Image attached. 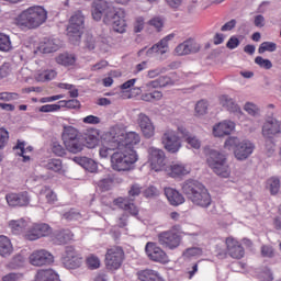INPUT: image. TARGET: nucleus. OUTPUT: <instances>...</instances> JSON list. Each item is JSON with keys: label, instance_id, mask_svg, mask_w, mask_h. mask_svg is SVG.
<instances>
[{"label": "nucleus", "instance_id": "12", "mask_svg": "<svg viewBox=\"0 0 281 281\" xmlns=\"http://www.w3.org/2000/svg\"><path fill=\"white\" fill-rule=\"evenodd\" d=\"M161 143L164 148L172 155H175L178 150H181V138L173 130L168 128L164 132Z\"/></svg>", "mask_w": 281, "mask_h": 281}, {"label": "nucleus", "instance_id": "9", "mask_svg": "<svg viewBox=\"0 0 281 281\" xmlns=\"http://www.w3.org/2000/svg\"><path fill=\"white\" fill-rule=\"evenodd\" d=\"M281 133V122L276 119H270L262 126V135L266 137V148L268 155H271L276 150V144L271 140L276 135Z\"/></svg>", "mask_w": 281, "mask_h": 281}, {"label": "nucleus", "instance_id": "55", "mask_svg": "<svg viewBox=\"0 0 281 281\" xmlns=\"http://www.w3.org/2000/svg\"><path fill=\"white\" fill-rule=\"evenodd\" d=\"M277 45L273 42H263L258 48L259 54H265V52H276Z\"/></svg>", "mask_w": 281, "mask_h": 281}, {"label": "nucleus", "instance_id": "61", "mask_svg": "<svg viewBox=\"0 0 281 281\" xmlns=\"http://www.w3.org/2000/svg\"><path fill=\"white\" fill-rule=\"evenodd\" d=\"M143 194L146 199H153L154 196H159V190L156 187L150 186L143 191Z\"/></svg>", "mask_w": 281, "mask_h": 281}, {"label": "nucleus", "instance_id": "29", "mask_svg": "<svg viewBox=\"0 0 281 281\" xmlns=\"http://www.w3.org/2000/svg\"><path fill=\"white\" fill-rule=\"evenodd\" d=\"M165 195L167 200L169 201L170 205L178 206L182 205V203H186V198L177 189L172 188H165Z\"/></svg>", "mask_w": 281, "mask_h": 281}, {"label": "nucleus", "instance_id": "26", "mask_svg": "<svg viewBox=\"0 0 281 281\" xmlns=\"http://www.w3.org/2000/svg\"><path fill=\"white\" fill-rule=\"evenodd\" d=\"M236 128V123L232 121H223L213 127L214 137H225V135H232V132Z\"/></svg>", "mask_w": 281, "mask_h": 281}, {"label": "nucleus", "instance_id": "64", "mask_svg": "<svg viewBox=\"0 0 281 281\" xmlns=\"http://www.w3.org/2000/svg\"><path fill=\"white\" fill-rule=\"evenodd\" d=\"M142 194V187L137 183L132 184L128 190V196L135 198Z\"/></svg>", "mask_w": 281, "mask_h": 281}, {"label": "nucleus", "instance_id": "4", "mask_svg": "<svg viewBox=\"0 0 281 281\" xmlns=\"http://www.w3.org/2000/svg\"><path fill=\"white\" fill-rule=\"evenodd\" d=\"M206 164L215 175L223 177L224 179L229 177V165H227V157L225 155L217 150L209 149L206 150Z\"/></svg>", "mask_w": 281, "mask_h": 281}, {"label": "nucleus", "instance_id": "38", "mask_svg": "<svg viewBox=\"0 0 281 281\" xmlns=\"http://www.w3.org/2000/svg\"><path fill=\"white\" fill-rule=\"evenodd\" d=\"M266 188L269 190L270 194L276 195L280 192V178L271 177L266 182Z\"/></svg>", "mask_w": 281, "mask_h": 281}, {"label": "nucleus", "instance_id": "53", "mask_svg": "<svg viewBox=\"0 0 281 281\" xmlns=\"http://www.w3.org/2000/svg\"><path fill=\"white\" fill-rule=\"evenodd\" d=\"M21 95L16 92H0V100L2 102H13L14 100H19Z\"/></svg>", "mask_w": 281, "mask_h": 281}, {"label": "nucleus", "instance_id": "43", "mask_svg": "<svg viewBox=\"0 0 281 281\" xmlns=\"http://www.w3.org/2000/svg\"><path fill=\"white\" fill-rule=\"evenodd\" d=\"M12 49V41L10 36L0 33V52H10Z\"/></svg>", "mask_w": 281, "mask_h": 281}, {"label": "nucleus", "instance_id": "21", "mask_svg": "<svg viewBox=\"0 0 281 281\" xmlns=\"http://www.w3.org/2000/svg\"><path fill=\"white\" fill-rule=\"evenodd\" d=\"M254 150H256V145L251 140H243L234 150V155L239 161H245L254 154Z\"/></svg>", "mask_w": 281, "mask_h": 281}, {"label": "nucleus", "instance_id": "11", "mask_svg": "<svg viewBox=\"0 0 281 281\" xmlns=\"http://www.w3.org/2000/svg\"><path fill=\"white\" fill-rule=\"evenodd\" d=\"M49 234H52V227L48 224H27L24 238L25 240H38V238L49 236Z\"/></svg>", "mask_w": 281, "mask_h": 281}, {"label": "nucleus", "instance_id": "19", "mask_svg": "<svg viewBox=\"0 0 281 281\" xmlns=\"http://www.w3.org/2000/svg\"><path fill=\"white\" fill-rule=\"evenodd\" d=\"M5 201L10 207H27V205H30V193H27V191L8 193Z\"/></svg>", "mask_w": 281, "mask_h": 281}, {"label": "nucleus", "instance_id": "34", "mask_svg": "<svg viewBox=\"0 0 281 281\" xmlns=\"http://www.w3.org/2000/svg\"><path fill=\"white\" fill-rule=\"evenodd\" d=\"M14 251V247H12V241L8 236L0 235V256L5 258V256H10Z\"/></svg>", "mask_w": 281, "mask_h": 281}, {"label": "nucleus", "instance_id": "58", "mask_svg": "<svg viewBox=\"0 0 281 281\" xmlns=\"http://www.w3.org/2000/svg\"><path fill=\"white\" fill-rule=\"evenodd\" d=\"M184 142L186 144H188V146L194 148L195 150H199V148H201V140L192 134Z\"/></svg>", "mask_w": 281, "mask_h": 281}, {"label": "nucleus", "instance_id": "35", "mask_svg": "<svg viewBox=\"0 0 281 281\" xmlns=\"http://www.w3.org/2000/svg\"><path fill=\"white\" fill-rule=\"evenodd\" d=\"M172 85H175V82L170 77L160 76L158 79L148 82L147 87H150L151 89H161L164 87H170Z\"/></svg>", "mask_w": 281, "mask_h": 281}, {"label": "nucleus", "instance_id": "30", "mask_svg": "<svg viewBox=\"0 0 281 281\" xmlns=\"http://www.w3.org/2000/svg\"><path fill=\"white\" fill-rule=\"evenodd\" d=\"M139 281H166L159 272L153 269H145L137 272Z\"/></svg>", "mask_w": 281, "mask_h": 281}, {"label": "nucleus", "instance_id": "10", "mask_svg": "<svg viewBox=\"0 0 281 281\" xmlns=\"http://www.w3.org/2000/svg\"><path fill=\"white\" fill-rule=\"evenodd\" d=\"M125 254L121 246H112L105 254V268L108 271H117L124 262Z\"/></svg>", "mask_w": 281, "mask_h": 281}, {"label": "nucleus", "instance_id": "60", "mask_svg": "<svg viewBox=\"0 0 281 281\" xmlns=\"http://www.w3.org/2000/svg\"><path fill=\"white\" fill-rule=\"evenodd\" d=\"M10 139V133L7 132L5 128H0V150L2 148H5V145L8 144V140Z\"/></svg>", "mask_w": 281, "mask_h": 281}, {"label": "nucleus", "instance_id": "13", "mask_svg": "<svg viewBox=\"0 0 281 281\" xmlns=\"http://www.w3.org/2000/svg\"><path fill=\"white\" fill-rule=\"evenodd\" d=\"M148 162L151 170H155V172H160V170H164V168H166V153H164V149L149 147Z\"/></svg>", "mask_w": 281, "mask_h": 281}, {"label": "nucleus", "instance_id": "14", "mask_svg": "<svg viewBox=\"0 0 281 281\" xmlns=\"http://www.w3.org/2000/svg\"><path fill=\"white\" fill-rule=\"evenodd\" d=\"M145 252L149 260H153V262H159L160 265H168V262H170L168 254H166L161 247L157 246V244L153 241H148L146 244Z\"/></svg>", "mask_w": 281, "mask_h": 281}, {"label": "nucleus", "instance_id": "28", "mask_svg": "<svg viewBox=\"0 0 281 281\" xmlns=\"http://www.w3.org/2000/svg\"><path fill=\"white\" fill-rule=\"evenodd\" d=\"M172 38H175V33H171L160 40L158 44L147 50V56H150V54H166V52H168V41H172Z\"/></svg>", "mask_w": 281, "mask_h": 281}, {"label": "nucleus", "instance_id": "2", "mask_svg": "<svg viewBox=\"0 0 281 281\" xmlns=\"http://www.w3.org/2000/svg\"><path fill=\"white\" fill-rule=\"evenodd\" d=\"M139 155L135 148H117L111 156V166L116 172H128L135 169Z\"/></svg>", "mask_w": 281, "mask_h": 281}, {"label": "nucleus", "instance_id": "24", "mask_svg": "<svg viewBox=\"0 0 281 281\" xmlns=\"http://www.w3.org/2000/svg\"><path fill=\"white\" fill-rule=\"evenodd\" d=\"M114 205L127 212L131 216H137L139 214V207L135 205V203L127 198H117L114 200Z\"/></svg>", "mask_w": 281, "mask_h": 281}, {"label": "nucleus", "instance_id": "39", "mask_svg": "<svg viewBox=\"0 0 281 281\" xmlns=\"http://www.w3.org/2000/svg\"><path fill=\"white\" fill-rule=\"evenodd\" d=\"M15 150H20V153H18V155H20V157H23V161H30V156L25 155L26 153H32V150H34V148H32V146H29L25 148V142H21L18 140L16 146L14 147Z\"/></svg>", "mask_w": 281, "mask_h": 281}, {"label": "nucleus", "instance_id": "16", "mask_svg": "<svg viewBox=\"0 0 281 281\" xmlns=\"http://www.w3.org/2000/svg\"><path fill=\"white\" fill-rule=\"evenodd\" d=\"M225 246L226 254L234 260H241V258H245V248L243 247V244L238 241V239L232 236L227 237L225 239Z\"/></svg>", "mask_w": 281, "mask_h": 281}, {"label": "nucleus", "instance_id": "5", "mask_svg": "<svg viewBox=\"0 0 281 281\" xmlns=\"http://www.w3.org/2000/svg\"><path fill=\"white\" fill-rule=\"evenodd\" d=\"M181 226L175 225L168 231H164L158 234V243L164 247V249H169V251H175L179 249L183 243V235H181Z\"/></svg>", "mask_w": 281, "mask_h": 281}, {"label": "nucleus", "instance_id": "44", "mask_svg": "<svg viewBox=\"0 0 281 281\" xmlns=\"http://www.w3.org/2000/svg\"><path fill=\"white\" fill-rule=\"evenodd\" d=\"M97 45H98V40H95L93 35L87 34L83 40L85 49H88V52H93Z\"/></svg>", "mask_w": 281, "mask_h": 281}, {"label": "nucleus", "instance_id": "27", "mask_svg": "<svg viewBox=\"0 0 281 281\" xmlns=\"http://www.w3.org/2000/svg\"><path fill=\"white\" fill-rule=\"evenodd\" d=\"M190 172H192V169L183 164H173L167 169V173L172 179H181L182 177L190 175Z\"/></svg>", "mask_w": 281, "mask_h": 281}, {"label": "nucleus", "instance_id": "23", "mask_svg": "<svg viewBox=\"0 0 281 281\" xmlns=\"http://www.w3.org/2000/svg\"><path fill=\"white\" fill-rule=\"evenodd\" d=\"M137 124L146 139H150V137H155V125L148 115L140 113L137 117Z\"/></svg>", "mask_w": 281, "mask_h": 281}, {"label": "nucleus", "instance_id": "41", "mask_svg": "<svg viewBox=\"0 0 281 281\" xmlns=\"http://www.w3.org/2000/svg\"><path fill=\"white\" fill-rule=\"evenodd\" d=\"M40 49L43 54H52L54 52H58V44L54 43L53 40H46L43 44H41Z\"/></svg>", "mask_w": 281, "mask_h": 281}, {"label": "nucleus", "instance_id": "37", "mask_svg": "<svg viewBox=\"0 0 281 281\" xmlns=\"http://www.w3.org/2000/svg\"><path fill=\"white\" fill-rule=\"evenodd\" d=\"M56 63L63 65V67H72L76 65V55L64 53L56 57Z\"/></svg>", "mask_w": 281, "mask_h": 281}, {"label": "nucleus", "instance_id": "49", "mask_svg": "<svg viewBox=\"0 0 281 281\" xmlns=\"http://www.w3.org/2000/svg\"><path fill=\"white\" fill-rule=\"evenodd\" d=\"M56 76H58L56 70H44L43 72L37 75V80L40 82H45L46 80H54V78H56Z\"/></svg>", "mask_w": 281, "mask_h": 281}, {"label": "nucleus", "instance_id": "45", "mask_svg": "<svg viewBox=\"0 0 281 281\" xmlns=\"http://www.w3.org/2000/svg\"><path fill=\"white\" fill-rule=\"evenodd\" d=\"M98 186L101 192H109V190H113L114 180L113 178H104L98 182Z\"/></svg>", "mask_w": 281, "mask_h": 281}, {"label": "nucleus", "instance_id": "25", "mask_svg": "<svg viewBox=\"0 0 281 281\" xmlns=\"http://www.w3.org/2000/svg\"><path fill=\"white\" fill-rule=\"evenodd\" d=\"M105 12H109V2L106 0H94L92 2L91 14L94 21H101Z\"/></svg>", "mask_w": 281, "mask_h": 281}, {"label": "nucleus", "instance_id": "6", "mask_svg": "<svg viewBox=\"0 0 281 281\" xmlns=\"http://www.w3.org/2000/svg\"><path fill=\"white\" fill-rule=\"evenodd\" d=\"M110 131V135L115 139L119 148H134L142 142V137L136 132H126L119 126H114Z\"/></svg>", "mask_w": 281, "mask_h": 281}, {"label": "nucleus", "instance_id": "1", "mask_svg": "<svg viewBox=\"0 0 281 281\" xmlns=\"http://www.w3.org/2000/svg\"><path fill=\"white\" fill-rule=\"evenodd\" d=\"M182 192L193 205L199 207H210L212 205V195H210L205 186L196 180H187L182 183Z\"/></svg>", "mask_w": 281, "mask_h": 281}, {"label": "nucleus", "instance_id": "3", "mask_svg": "<svg viewBox=\"0 0 281 281\" xmlns=\"http://www.w3.org/2000/svg\"><path fill=\"white\" fill-rule=\"evenodd\" d=\"M45 21H47V11L41 5L30 7L22 11L15 19L16 25L19 27H25L26 30H36V27H41Z\"/></svg>", "mask_w": 281, "mask_h": 281}, {"label": "nucleus", "instance_id": "57", "mask_svg": "<svg viewBox=\"0 0 281 281\" xmlns=\"http://www.w3.org/2000/svg\"><path fill=\"white\" fill-rule=\"evenodd\" d=\"M195 113L196 115H205V113H207V101L200 100L195 104Z\"/></svg>", "mask_w": 281, "mask_h": 281}, {"label": "nucleus", "instance_id": "22", "mask_svg": "<svg viewBox=\"0 0 281 281\" xmlns=\"http://www.w3.org/2000/svg\"><path fill=\"white\" fill-rule=\"evenodd\" d=\"M177 56H188L189 54H198L201 52V45L194 40L189 38L181 44H179L175 49Z\"/></svg>", "mask_w": 281, "mask_h": 281}, {"label": "nucleus", "instance_id": "56", "mask_svg": "<svg viewBox=\"0 0 281 281\" xmlns=\"http://www.w3.org/2000/svg\"><path fill=\"white\" fill-rule=\"evenodd\" d=\"M238 144H240V139H238V137H228L224 143V148H227L228 150H236V148H238Z\"/></svg>", "mask_w": 281, "mask_h": 281}, {"label": "nucleus", "instance_id": "59", "mask_svg": "<svg viewBox=\"0 0 281 281\" xmlns=\"http://www.w3.org/2000/svg\"><path fill=\"white\" fill-rule=\"evenodd\" d=\"M255 63L256 65H259L262 69H271V67H273V64L271 63V60L265 59L260 56H257L255 58Z\"/></svg>", "mask_w": 281, "mask_h": 281}, {"label": "nucleus", "instance_id": "15", "mask_svg": "<svg viewBox=\"0 0 281 281\" xmlns=\"http://www.w3.org/2000/svg\"><path fill=\"white\" fill-rule=\"evenodd\" d=\"M61 261L66 269H78L82 265V257L76 252L75 247L68 246L66 247Z\"/></svg>", "mask_w": 281, "mask_h": 281}, {"label": "nucleus", "instance_id": "47", "mask_svg": "<svg viewBox=\"0 0 281 281\" xmlns=\"http://www.w3.org/2000/svg\"><path fill=\"white\" fill-rule=\"evenodd\" d=\"M86 263L88 269H91L92 271L95 269H100V258H98V256L95 255H90L87 259H86Z\"/></svg>", "mask_w": 281, "mask_h": 281}, {"label": "nucleus", "instance_id": "63", "mask_svg": "<svg viewBox=\"0 0 281 281\" xmlns=\"http://www.w3.org/2000/svg\"><path fill=\"white\" fill-rule=\"evenodd\" d=\"M23 279V273L11 272L2 277V281H19Z\"/></svg>", "mask_w": 281, "mask_h": 281}, {"label": "nucleus", "instance_id": "32", "mask_svg": "<svg viewBox=\"0 0 281 281\" xmlns=\"http://www.w3.org/2000/svg\"><path fill=\"white\" fill-rule=\"evenodd\" d=\"M27 221L21 218V220H12L9 222V227L12 232V234L19 235L23 234L25 235V229L27 227Z\"/></svg>", "mask_w": 281, "mask_h": 281}, {"label": "nucleus", "instance_id": "33", "mask_svg": "<svg viewBox=\"0 0 281 281\" xmlns=\"http://www.w3.org/2000/svg\"><path fill=\"white\" fill-rule=\"evenodd\" d=\"M58 280V273L52 269L38 270L35 276V281H56Z\"/></svg>", "mask_w": 281, "mask_h": 281}, {"label": "nucleus", "instance_id": "36", "mask_svg": "<svg viewBox=\"0 0 281 281\" xmlns=\"http://www.w3.org/2000/svg\"><path fill=\"white\" fill-rule=\"evenodd\" d=\"M220 104L227 109V111H231V113H238V111H240V108L234 102V99L228 98L225 94L220 97Z\"/></svg>", "mask_w": 281, "mask_h": 281}, {"label": "nucleus", "instance_id": "50", "mask_svg": "<svg viewBox=\"0 0 281 281\" xmlns=\"http://www.w3.org/2000/svg\"><path fill=\"white\" fill-rule=\"evenodd\" d=\"M59 106L66 109H80V101L78 99L61 100L58 102Z\"/></svg>", "mask_w": 281, "mask_h": 281}, {"label": "nucleus", "instance_id": "20", "mask_svg": "<svg viewBox=\"0 0 281 281\" xmlns=\"http://www.w3.org/2000/svg\"><path fill=\"white\" fill-rule=\"evenodd\" d=\"M117 148H120V145L117 144V140L112 137L110 130L103 135V144L100 147L99 155L102 159H106V157L111 156V151L117 150Z\"/></svg>", "mask_w": 281, "mask_h": 281}, {"label": "nucleus", "instance_id": "46", "mask_svg": "<svg viewBox=\"0 0 281 281\" xmlns=\"http://www.w3.org/2000/svg\"><path fill=\"white\" fill-rule=\"evenodd\" d=\"M41 194H44L47 203H49V204H54L56 201H58V196L56 195L54 190H52L50 188L45 187L41 191Z\"/></svg>", "mask_w": 281, "mask_h": 281}, {"label": "nucleus", "instance_id": "7", "mask_svg": "<svg viewBox=\"0 0 281 281\" xmlns=\"http://www.w3.org/2000/svg\"><path fill=\"white\" fill-rule=\"evenodd\" d=\"M82 32H85V14L82 11H77L70 16L67 27L68 38L72 45L80 43Z\"/></svg>", "mask_w": 281, "mask_h": 281}, {"label": "nucleus", "instance_id": "52", "mask_svg": "<svg viewBox=\"0 0 281 281\" xmlns=\"http://www.w3.org/2000/svg\"><path fill=\"white\" fill-rule=\"evenodd\" d=\"M52 153L57 157H65L67 155V149L60 145L58 142H53L52 144Z\"/></svg>", "mask_w": 281, "mask_h": 281}, {"label": "nucleus", "instance_id": "8", "mask_svg": "<svg viewBox=\"0 0 281 281\" xmlns=\"http://www.w3.org/2000/svg\"><path fill=\"white\" fill-rule=\"evenodd\" d=\"M61 139L68 153H72L74 155H77V153H81L83 145L80 142V135L76 127L65 126Z\"/></svg>", "mask_w": 281, "mask_h": 281}, {"label": "nucleus", "instance_id": "17", "mask_svg": "<svg viewBox=\"0 0 281 281\" xmlns=\"http://www.w3.org/2000/svg\"><path fill=\"white\" fill-rule=\"evenodd\" d=\"M30 263L33 267H44L54 262V255L45 249L34 250L29 257Z\"/></svg>", "mask_w": 281, "mask_h": 281}, {"label": "nucleus", "instance_id": "48", "mask_svg": "<svg viewBox=\"0 0 281 281\" xmlns=\"http://www.w3.org/2000/svg\"><path fill=\"white\" fill-rule=\"evenodd\" d=\"M47 170H53V172H60L63 170V160L60 159H50L46 164Z\"/></svg>", "mask_w": 281, "mask_h": 281}, {"label": "nucleus", "instance_id": "54", "mask_svg": "<svg viewBox=\"0 0 281 281\" xmlns=\"http://www.w3.org/2000/svg\"><path fill=\"white\" fill-rule=\"evenodd\" d=\"M60 111V104H45L40 108V113H58Z\"/></svg>", "mask_w": 281, "mask_h": 281}, {"label": "nucleus", "instance_id": "31", "mask_svg": "<svg viewBox=\"0 0 281 281\" xmlns=\"http://www.w3.org/2000/svg\"><path fill=\"white\" fill-rule=\"evenodd\" d=\"M74 162L85 168V170H88V172H95L98 170V164L88 157H75Z\"/></svg>", "mask_w": 281, "mask_h": 281}, {"label": "nucleus", "instance_id": "62", "mask_svg": "<svg viewBox=\"0 0 281 281\" xmlns=\"http://www.w3.org/2000/svg\"><path fill=\"white\" fill-rule=\"evenodd\" d=\"M11 71H12V68L10 66V63H3L0 66V80H3V78H8Z\"/></svg>", "mask_w": 281, "mask_h": 281}, {"label": "nucleus", "instance_id": "42", "mask_svg": "<svg viewBox=\"0 0 281 281\" xmlns=\"http://www.w3.org/2000/svg\"><path fill=\"white\" fill-rule=\"evenodd\" d=\"M57 240H59L60 245H66L69 240H74V233L69 229L59 231L57 234Z\"/></svg>", "mask_w": 281, "mask_h": 281}, {"label": "nucleus", "instance_id": "40", "mask_svg": "<svg viewBox=\"0 0 281 281\" xmlns=\"http://www.w3.org/2000/svg\"><path fill=\"white\" fill-rule=\"evenodd\" d=\"M100 144V134L98 132H90L86 135L87 148H95Z\"/></svg>", "mask_w": 281, "mask_h": 281}, {"label": "nucleus", "instance_id": "51", "mask_svg": "<svg viewBox=\"0 0 281 281\" xmlns=\"http://www.w3.org/2000/svg\"><path fill=\"white\" fill-rule=\"evenodd\" d=\"M184 258H195L196 256H203V249L200 247L187 248L183 252Z\"/></svg>", "mask_w": 281, "mask_h": 281}, {"label": "nucleus", "instance_id": "18", "mask_svg": "<svg viewBox=\"0 0 281 281\" xmlns=\"http://www.w3.org/2000/svg\"><path fill=\"white\" fill-rule=\"evenodd\" d=\"M112 27L114 32L124 34L126 32V11L122 8H115L112 14Z\"/></svg>", "mask_w": 281, "mask_h": 281}]
</instances>
